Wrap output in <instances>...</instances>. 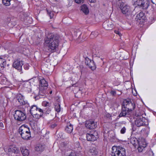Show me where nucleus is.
<instances>
[{"mask_svg": "<svg viewBox=\"0 0 156 156\" xmlns=\"http://www.w3.org/2000/svg\"><path fill=\"white\" fill-rule=\"evenodd\" d=\"M138 149L139 152H141L147 146V144L144 139L141 138L139 139Z\"/></svg>", "mask_w": 156, "mask_h": 156, "instance_id": "10", "label": "nucleus"}, {"mask_svg": "<svg viewBox=\"0 0 156 156\" xmlns=\"http://www.w3.org/2000/svg\"><path fill=\"white\" fill-rule=\"evenodd\" d=\"M111 94L113 95H115L116 94V92L115 91L112 90L111 92Z\"/></svg>", "mask_w": 156, "mask_h": 156, "instance_id": "43", "label": "nucleus"}, {"mask_svg": "<svg viewBox=\"0 0 156 156\" xmlns=\"http://www.w3.org/2000/svg\"><path fill=\"white\" fill-rule=\"evenodd\" d=\"M129 105L132 106V103L130 100H125L123 103L122 107L124 108H129Z\"/></svg>", "mask_w": 156, "mask_h": 156, "instance_id": "20", "label": "nucleus"}, {"mask_svg": "<svg viewBox=\"0 0 156 156\" xmlns=\"http://www.w3.org/2000/svg\"><path fill=\"white\" fill-rule=\"evenodd\" d=\"M59 37L56 34L49 33L46 35L44 38V43L48 49L51 51L56 50L59 45Z\"/></svg>", "mask_w": 156, "mask_h": 156, "instance_id": "1", "label": "nucleus"}, {"mask_svg": "<svg viewBox=\"0 0 156 156\" xmlns=\"http://www.w3.org/2000/svg\"><path fill=\"white\" fill-rule=\"evenodd\" d=\"M72 125L69 123L67 124V125L65 128L66 131L68 133H70L73 130Z\"/></svg>", "mask_w": 156, "mask_h": 156, "instance_id": "21", "label": "nucleus"}, {"mask_svg": "<svg viewBox=\"0 0 156 156\" xmlns=\"http://www.w3.org/2000/svg\"><path fill=\"white\" fill-rule=\"evenodd\" d=\"M14 117L15 119L20 122L25 120L26 118V114L22 111L18 110L15 111Z\"/></svg>", "mask_w": 156, "mask_h": 156, "instance_id": "6", "label": "nucleus"}, {"mask_svg": "<svg viewBox=\"0 0 156 156\" xmlns=\"http://www.w3.org/2000/svg\"><path fill=\"white\" fill-rule=\"evenodd\" d=\"M50 94H51L52 93V91H50Z\"/></svg>", "mask_w": 156, "mask_h": 156, "instance_id": "50", "label": "nucleus"}, {"mask_svg": "<svg viewBox=\"0 0 156 156\" xmlns=\"http://www.w3.org/2000/svg\"><path fill=\"white\" fill-rule=\"evenodd\" d=\"M51 110V108L49 107H47L45 108V110H43L44 113H45L48 114L50 112Z\"/></svg>", "mask_w": 156, "mask_h": 156, "instance_id": "34", "label": "nucleus"}, {"mask_svg": "<svg viewBox=\"0 0 156 156\" xmlns=\"http://www.w3.org/2000/svg\"><path fill=\"white\" fill-rule=\"evenodd\" d=\"M151 2L154 4L156 5V0H151Z\"/></svg>", "mask_w": 156, "mask_h": 156, "instance_id": "47", "label": "nucleus"}, {"mask_svg": "<svg viewBox=\"0 0 156 156\" xmlns=\"http://www.w3.org/2000/svg\"><path fill=\"white\" fill-rule=\"evenodd\" d=\"M37 114H40V113L39 112H37Z\"/></svg>", "mask_w": 156, "mask_h": 156, "instance_id": "52", "label": "nucleus"}, {"mask_svg": "<svg viewBox=\"0 0 156 156\" xmlns=\"http://www.w3.org/2000/svg\"><path fill=\"white\" fill-rule=\"evenodd\" d=\"M30 112L33 117L37 119H39L43 116L44 113L43 110L38 108L35 105H32L31 107Z\"/></svg>", "mask_w": 156, "mask_h": 156, "instance_id": "3", "label": "nucleus"}, {"mask_svg": "<svg viewBox=\"0 0 156 156\" xmlns=\"http://www.w3.org/2000/svg\"><path fill=\"white\" fill-rule=\"evenodd\" d=\"M6 64L5 60L2 58H0V70L3 69Z\"/></svg>", "mask_w": 156, "mask_h": 156, "instance_id": "23", "label": "nucleus"}, {"mask_svg": "<svg viewBox=\"0 0 156 156\" xmlns=\"http://www.w3.org/2000/svg\"><path fill=\"white\" fill-rule=\"evenodd\" d=\"M121 12L123 14H128L131 12L130 7L128 5L124 3H121L120 5Z\"/></svg>", "mask_w": 156, "mask_h": 156, "instance_id": "8", "label": "nucleus"}, {"mask_svg": "<svg viewBox=\"0 0 156 156\" xmlns=\"http://www.w3.org/2000/svg\"><path fill=\"white\" fill-rule=\"evenodd\" d=\"M40 87H44L45 89H47L48 86V83L47 81L44 78L39 79Z\"/></svg>", "mask_w": 156, "mask_h": 156, "instance_id": "16", "label": "nucleus"}, {"mask_svg": "<svg viewBox=\"0 0 156 156\" xmlns=\"http://www.w3.org/2000/svg\"><path fill=\"white\" fill-rule=\"evenodd\" d=\"M75 2L78 4H82L84 0H75Z\"/></svg>", "mask_w": 156, "mask_h": 156, "instance_id": "39", "label": "nucleus"}, {"mask_svg": "<svg viewBox=\"0 0 156 156\" xmlns=\"http://www.w3.org/2000/svg\"><path fill=\"white\" fill-rule=\"evenodd\" d=\"M112 156H126V150L121 147L114 146L112 148Z\"/></svg>", "mask_w": 156, "mask_h": 156, "instance_id": "4", "label": "nucleus"}, {"mask_svg": "<svg viewBox=\"0 0 156 156\" xmlns=\"http://www.w3.org/2000/svg\"><path fill=\"white\" fill-rule=\"evenodd\" d=\"M40 87V91L39 92V95L43 96L46 93V90L47 89H45L44 87Z\"/></svg>", "mask_w": 156, "mask_h": 156, "instance_id": "26", "label": "nucleus"}, {"mask_svg": "<svg viewBox=\"0 0 156 156\" xmlns=\"http://www.w3.org/2000/svg\"><path fill=\"white\" fill-rule=\"evenodd\" d=\"M103 26L106 30H111L113 28V25L111 22H104L103 24Z\"/></svg>", "mask_w": 156, "mask_h": 156, "instance_id": "18", "label": "nucleus"}, {"mask_svg": "<svg viewBox=\"0 0 156 156\" xmlns=\"http://www.w3.org/2000/svg\"><path fill=\"white\" fill-rule=\"evenodd\" d=\"M139 141V140H138L136 138L134 137H131L130 139V143L135 147L137 145H138Z\"/></svg>", "mask_w": 156, "mask_h": 156, "instance_id": "19", "label": "nucleus"}, {"mask_svg": "<svg viewBox=\"0 0 156 156\" xmlns=\"http://www.w3.org/2000/svg\"><path fill=\"white\" fill-rule=\"evenodd\" d=\"M55 111L58 112H60L61 110L60 104L58 103H55Z\"/></svg>", "mask_w": 156, "mask_h": 156, "instance_id": "28", "label": "nucleus"}, {"mask_svg": "<svg viewBox=\"0 0 156 156\" xmlns=\"http://www.w3.org/2000/svg\"><path fill=\"white\" fill-rule=\"evenodd\" d=\"M38 96H36L34 97V98L35 99H38Z\"/></svg>", "mask_w": 156, "mask_h": 156, "instance_id": "49", "label": "nucleus"}, {"mask_svg": "<svg viewBox=\"0 0 156 156\" xmlns=\"http://www.w3.org/2000/svg\"><path fill=\"white\" fill-rule=\"evenodd\" d=\"M131 112L129 110V108H124L122 107V111L119 115V117H120L125 116L127 114H129Z\"/></svg>", "mask_w": 156, "mask_h": 156, "instance_id": "15", "label": "nucleus"}, {"mask_svg": "<svg viewBox=\"0 0 156 156\" xmlns=\"http://www.w3.org/2000/svg\"><path fill=\"white\" fill-rule=\"evenodd\" d=\"M23 64V62L22 60L17 59L14 61L12 66L14 68L18 70L21 74L23 73L22 72V68Z\"/></svg>", "mask_w": 156, "mask_h": 156, "instance_id": "7", "label": "nucleus"}, {"mask_svg": "<svg viewBox=\"0 0 156 156\" xmlns=\"http://www.w3.org/2000/svg\"><path fill=\"white\" fill-rule=\"evenodd\" d=\"M28 66V64L24 65V68L26 69H29Z\"/></svg>", "mask_w": 156, "mask_h": 156, "instance_id": "44", "label": "nucleus"}, {"mask_svg": "<svg viewBox=\"0 0 156 156\" xmlns=\"http://www.w3.org/2000/svg\"><path fill=\"white\" fill-rule=\"evenodd\" d=\"M42 105L44 106L47 107L49 106L50 104L46 101H44L42 103Z\"/></svg>", "mask_w": 156, "mask_h": 156, "instance_id": "35", "label": "nucleus"}, {"mask_svg": "<svg viewBox=\"0 0 156 156\" xmlns=\"http://www.w3.org/2000/svg\"><path fill=\"white\" fill-rule=\"evenodd\" d=\"M67 156H77L76 153L75 152H71Z\"/></svg>", "mask_w": 156, "mask_h": 156, "instance_id": "42", "label": "nucleus"}, {"mask_svg": "<svg viewBox=\"0 0 156 156\" xmlns=\"http://www.w3.org/2000/svg\"><path fill=\"white\" fill-rule=\"evenodd\" d=\"M126 129L125 127H123L120 130V133L122 134H124L125 133Z\"/></svg>", "mask_w": 156, "mask_h": 156, "instance_id": "40", "label": "nucleus"}, {"mask_svg": "<svg viewBox=\"0 0 156 156\" xmlns=\"http://www.w3.org/2000/svg\"><path fill=\"white\" fill-rule=\"evenodd\" d=\"M129 108H128L129 110L131 112L132 110H133L135 107V105L132 103V106L129 105Z\"/></svg>", "mask_w": 156, "mask_h": 156, "instance_id": "36", "label": "nucleus"}, {"mask_svg": "<svg viewBox=\"0 0 156 156\" xmlns=\"http://www.w3.org/2000/svg\"><path fill=\"white\" fill-rule=\"evenodd\" d=\"M146 119L142 116L136 119L135 121V124L137 126H144L146 125Z\"/></svg>", "mask_w": 156, "mask_h": 156, "instance_id": "9", "label": "nucleus"}, {"mask_svg": "<svg viewBox=\"0 0 156 156\" xmlns=\"http://www.w3.org/2000/svg\"><path fill=\"white\" fill-rule=\"evenodd\" d=\"M44 148V146L41 145H38L35 147V150L38 152L43 151Z\"/></svg>", "mask_w": 156, "mask_h": 156, "instance_id": "25", "label": "nucleus"}, {"mask_svg": "<svg viewBox=\"0 0 156 156\" xmlns=\"http://www.w3.org/2000/svg\"><path fill=\"white\" fill-rule=\"evenodd\" d=\"M5 21L6 23H7L9 26L12 27L13 26V25H12V23H10L11 19L10 18H7Z\"/></svg>", "mask_w": 156, "mask_h": 156, "instance_id": "29", "label": "nucleus"}, {"mask_svg": "<svg viewBox=\"0 0 156 156\" xmlns=\"http://www.w3.org/2000/svg\"><path fill=\"white\" fill-rule=\"evenodd\" d=\"M90 3H95L96 2V0H88Z\"/></svg>", "mask_w": 156, "mask_h": 156, "instance_id": "46", "label": "nucleus"}, {"mask_svg": "<svg viewBox=\"0 0 156 156\" xmlns=\"http://www.w3.org/2000/svg\"><path fill=\"white\" fill-rule=\"evenodd\" d=\"M129 108H128L129 110L131 112L132 110H133L135 107V105L132 103V106L129 105Z\"/></svg>", "mask_w": 156, "mask_h": 156, "instance_id": "37", "label": "nucleus"}, {"mask_svg": "<svg viewBox=\"0 0 156 156\" xmlns=\"http://www.w3.org/2000/svg\"><path fill=\"white\" fill-rule=\"evenodd\" d=\"M17 98L18 101L21 105H25L27 102L26 101L24 100L23 96L20 94H17Z\"/></svg>", "mask_w": 156, "mask_h": 156, "instance_id": "17", "label": "nucleus"}, {"mask_svg": "<svg viewBox=\"0 0 156 156\" xmlns=\"http://www.w3.org/2000/svg\"><path fill=\"white\" fill-rule=\"evenodd\" d=\"M47 13L50 17V19L53 18L54 16V12L51 11L47 10Z\"/></svg>", "mask_w": 156, "mask_h": 156, "instance_id": "32", "label": "nucleus"}, {"mask_svg": "<svg viewBox=\"0 0 156 156\" xmlns=\"http://www.w3.org/2000/svg\"><path fill=\"white\" fill-rule=\"evenodd\" d=\"M81 11L85 14H87L89 13V10L86 5H83L81 6Z\"/></svg>", "mask_w": 156, "mask_h": 156, "instance_id": "24", "label": "nucleus"}, {"mask_svg": "<svg viewBox=\"0 0 156 156\" xmlns=\"http://www.w3.org/2000/svg\"><path fill=\"white\" fill-rule=\"evenodd\" d=\"M0 126H1V127H3V124L2 123H0Z\"/></svg>", "mask_w": 156, "mask_h": 156, "instance_id": "48", "label": "nucleus"}, {"mask_svg": "<svg viewBox=\"0 0 156 156\" xmlns=\"http://www.w3.org/2000/svg\"><path fill=\"white\" fill-rule=\"evenodd\" d=\"M121 83V81L117 79V80H115L114 82V84L115 86H118Z\"/></svg>", "mask_w": 156, "mask_h": 156, "instance_id": "38", "label": "nucleus"}, {"mask_svg": "<svg viewBox=\"0 0 156 156\" xmlns=\"http://www.w3.org/2000/svg\"><path fill=\"white\" fill-rule=\"evenodd\" d=\"M57 126V124L56 123H54L51 125V127L52 128H54Z\"/></svg>", "mask_w": 156, "mask_h": 156, "instance_id": "45", "label": "nucleus"}, {"mask_svg": "<svg viewBox=\"0 0 156 156\" xmlns=\"http://www.w3.org/2000/svg\"><path fill=\"white\" fill-rule=\"evenodd\" d=\"M141 132L144 134L147 135L149 133V129L148 128H144L141 130Z\"/></svg>", "mask_w": 156, "mask_h": 156, "instance_id": "27", "label": "nucleus"}, {"mask_svg": "<svg viewBox=\"0 0 156 156\" xmlns=\"http://www.w3.org/2000/svg\"><path fill=\"white\" fill-rule=\"evenodd\" d=\"M86 126L88 128L92 129L97 127L96 123L93 121H87L85 123Z\"/></svg>", "mask_w": 156, "mask_h": 156, "instance_id": "12", "label": "nucleus"}, {"mask_svg": "<svg viewBox=\"0 0 156 156\" xmlns=\"http://www.w3.org/2000/svg\"><path fill=\"white\" fill-rule=\"evenodd\" d=\"M144 14L143 12H140L137 15V17L139 20H140L144 16Z\"/></svg>", "mask_w": 156, "mask_h": 156, "instance_id": "33", "label": "nucleus"}, {"mask_svg": "<svg viewBox=\"0 0 156 156\" xmlns=\"http://www.w3.org/2000/svg\"><path fill=\"white\" fill-rule=\"evenodd\" d=\"M21 151L24 156H28L29 154V151L25 147H21L20 148Z\"/></svg>", "mask_w": 156, "mask_h": 156, "instance_id": "22", "label": "nucleus"}, {"mask_svg": "<svg viewBox=\"0 0 156 156\" xmlns=\"http://www.w3.org/2000/svg\"><path fill=\"white\" fill-rule=\"evenodd\" d=\"M85 60L86 64L92 70H95L96 68V66L94 64V61L87 58H86Z\"/></svg>", "mask_w": 156, "mask_h": 156, "instance_id": "11", "label": "nucleus"}, {"mask_svg": "<svg viewBox=\"0 0 156 156\" xmlns=\"http://www.w3.org/2000/svg\"><path fill=\"white\" fill-rule=\"evenodd\" d=\"M87 140L89 141H94L97 140V137L91 132L87 133L86 135Z\"/></svg>", "mask_w": 156, "mask_h": 156, "instance_id": "14", "label": "nucleus"}, {"mask_svg": "<svg viewBox=\"0 0 156 156\" xmlns=\"http://www.w3.org/2000/svg\"><path fill=\"white\" fill-rule=\"evenodd\" d=\"M114 32L115 34L119 35V36H122V34L118 30H115L114 31Z\"/></svg>", "mask_w": 156, "mask_h": 156, "instance_id": "41", "label": "nucleus"}, {"mask_svg": "<svg viewBox=\"0 0 156 156\" xmlns=\"http://www.w3.org/2000/svg\"><path fill=\"white\" fill-rule=\"evenodd\" d=\"M8 151L9 154L12 153L15 154L18 153L20 151L18 148L15 146H10L8 149Z\"/></svg>", "mask_w": 156, "mask_h": 156, "instance_id": "13", "label": "nucleus"}, {"mask_svg": "<svg viewBox=\"0 0 156 156\" xmlns=\"http://www.w3.org/2000/svg\"><path fill=\"white\" fill-rule=\"evenodd\" d=\"M135 115H136V116H139L138 115H137V114H136Z\"/></svg>", "mask_w": 156, "mask_h": 156, "instance_id": "51", "label": "nucleus"}, {"mask_svg": "<svg viewBox=\"0 0 156 156\" xmlns=\"http://www.w3.org/2000/svg\"><path fill=\"white\" fill-rule=\"evenodd\" d=\"M98 35V33L97 32H91L90 37L91 38H94L96 37Z\"/></svg>", "mask_w": 156, "mask_h": 156, "instance_id": "30", "label": "nucleus"}, {"mask_svg": "<svg viewBox=\"0 0 156 156\" xmlns=\"http://www.w3.org/2000/svg\"><path fill=\"white\" fill-rule=\"evenodd\" d=\"M90 152L92 153V155H96L98 153L97 150L94 148H93L90 149Z\"/></svg>", "mask_w": 156, "mask_h": 156, "instance_id": "31", "label": "nucleus"}, {"mask_svg": "<svg viewBox=\"0 0 156 156\" xmlns=\"http://www.w3.org/2000/svg\"><path fill=\"white\" fill-rule=\"evenodd\" d=\"M134 4L140 6L143 9H147L149 6L148 0H133Z\"/></svg>", "mask_w": 156, "mask_h": 156, "instance_id": "5", "label": "nucleus"}, {"mask_svg": "<svg viewBox=\"0 0 156 156\" xmlns=\"http://www.w3.org/2000/svg\"><path fill=\"white\" fill-rule=\"evenodd\" d=\"M18 133L22 138L25 140L30 139V133L29 127L25 125H23L18 129Z\"/></svg>", "mask_w": 156, "mask_h": 156, "instance_id": "2", "label": "nucleus"}]
</instances>
